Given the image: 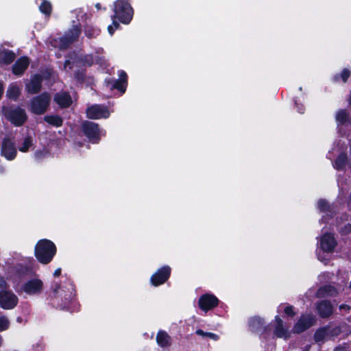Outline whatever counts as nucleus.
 Instances as JSON below:
<instances>
[{
    "mask_svg": "<svg viewBox=\"0 0 351 351\" xmlns=\"http://www.w3.org/2000/svg\"><path fill=\"white\" fill-rule=\"evenodd\" d=\"M70 64V62L69 60H66L64 63V69H66L67 67V65Z\"/></svg>",
    "mask_w": 351,
    "mask_h": 351,
    "instance_id": "nucleus-45",
    "label": "nucleus"
},
{
    "mask_svg": "<svg viewBox=\"0 0 351 351\" xmlns=\"http://www.w3.org/2000/svg\"><path fill=\"white\" fill-rule=\"evenodd\" d=\"M127 74L125 71H121L119 73V79L113 82L111 88H117L122 93H124L125 90Z\"/></svg>",
    "mask_w": 351,
    "mask_h": 351,
    "instance_id": "nucleus-19",
    "label": "nucleus"
},
{
    "mask_svg": "<svg viewBox=\"0 0 351 351\" xmlns=\"http://www.w3.org/2000/svg\"><path fill=\"white\" fill-rule=\"evenodd\" d=\"M84 134L93 143H97L100 139L101 131L97 123L91 121H85L82 124Z\"/></svg>",
    "mask_w": 351,
    "mask_h": 351,
    "instance_id": "nucleus-6",
    "label": "nucleus"
},
{
    "mask_svg": "<svg viewBox=\"0 0 351 351\" xmlns=\"http://www.w3.org/2000/svg\"><path fill=\"white\" fill-rule=\"evenodd\" d=\"M264 322L259 317H254L250 319L249 326L252 331L260 332L264 329Z\"/></svg>",
    "mask_w": 351,
    "mask_h": 351,
    "instance_id": "nucleus-23",
    "label": "nucleus"
},
{
    "mask_svg": "<svg viewBox=\"0 0 351 351\" xmlns=\"http://www.w3.org/2000/svg\"><path fill=\"white\" fill-rule=\"evenodd\" d=\"M61 274V269L60 268H58L53 273V276L55 277H58Z\"/></svg>",
    "mask_w": 351,
    "mask_h": 351,
    "instance_id": "nucleus-41",
    "label": "nucleus"
},
{
    "mask_svg": "<svg viewBox=\"0 0 351 351\" xmlns=\"http://www.w3.org/2000/svg\"><path fill=\"white\" fill-rule=\"evenodd\" d=\"M33 142L31 137H25L21 145L19 147V149L22 152H27L29 149L32 147Z\"/></svg>",
    "mask_w": 351,
    "mask_h": 351,
    "instance_id": "nucleus-29",
    "label": "nucleus"
},
{
    "mask_svg": "<svg viewBox=\"0 0 351 351\" xmlns=\"http://www.w3.org/2000/svg\"><path fill=\"white\" fill-rule=\"evenodd\" d=\"M42 84V77L39 75H35L32 77L30 82L25 86L26 90L29 94H36L40 90Z\"/></svg>",
    "mask_w": 351,
    "mask_h": 351,
    "instance_id": "nucleus-16",
    "label": "nucleus"
},
{
    "mask_svg": "<svg viewBox=\"0 0 351 351\" xmlns=\"http://www.w3.org/2000/svg\"><path fill=\"white\" fill-rule=\"evenodd\" d=\"M195 333L202 337H208L214 341H217L219 339V336L217 334L213 332H204L201 329H198L195 331Z\"/></svg>",
    "mask_w": 351,
    "mask_h": 351,
    "instance_id": "nucleus-31",
    "label": "nucleus"
},
{
    "mask_svg": "<svg viewBox=\"0 0 351 351\" xmlns=\"http://www.w3.org/2000/svg\"><path fill=\"white\" fill-rule=\"evenodd\" d=\"M21 94V88L14 83L11 84L6 92V96L14 101H16Z\"/></svg>",
    "mask_w": 351,
    "mask_h": 351,
    "instance_id": "nucleus-25",
    "label": "nucleus"
},
{
    "mask_svg": "<svg viewBox=\"0 0 351 351\" xmlns=\"http://www.w3.org/2000/svg\"><path fill=\"white\" fill-rule=\"evenodd\" d=\"M86 113L90 119H106L110 116V112L106 106L97 104L88 107Z\"/></svg>",
    "mask_w": 351,
    "mask_h": 351,
    "instance_id": "nucleus-7",
    "label": "nucleus"
},
{
    "mask_svg": "<svg viewBox=\"0 0 351 351\" xmlns=\"http://www.w3.org/2000/svg\"><path fill=\"white\" fill-rule=\"evenodd\" d=\"M34 155L36 159L40 160L46 155V153L44 151H37Z\"/></svg>",
    "mask_w": 351,
    "mask_h": 351,
    "instance_id": "nucleus-39",
    "label": "nucleus"
},
{
    "mask_svg": "<svg viewBox=\"0 0 351 351\" xmlns=\"http://www.w3.org/2000/svg\"><path fill=\"white\" fill-rule=\"evenodd\" d=\"M2 343H3V338H2V337L0 335V346H1Z\"/></svg>",
    "mask_w": 351,
    "mask_h": 351,
    "instance_id": "nucleus-47",
    "label": "nucleus"
},
{
    "mask_svg": "<svg viewBox=\"0 0 351 351\" xmlns=\"http://www.w3.org/2000/svg\"><path fill=\"white\" fill-rule=\"evenodd\" d=\"M328 329L327 328H322L317 330L314 335L315 341L319 343L326 339L328 335Z\"/></svg>",
    "mask_w": 351,
    "mask_h": 351,
    "instance_id": "nucleus-27",
    "label": "nucleus"
},
{
    "mask_svg": "<svg viewBox=\"0 0 351 351\" xmlns=\"http://www.w3.org/2000/svg\"><path fill=\"white\" fill-rule=\"evenodd\" d=\"M317 310L321 317L326 318L332 314L333 306L329 301L322 300L317 304Z\"/></svg>",
    "mask_w": 351,
    "mask_h": 351,
    "instance_id": "nucleus-15",
    "label": "nucleus"
},
{
    "mask_svg": "<svg viewBox=\"0 0 351 351\" xmlns=\"http://www.w3.org/2000/svg\"><path fill=\"white\" fill-rule=\"evenodd\" d=\"M339 348H337V349L335 350V351H339Z\"/></svg>",
    "mask_w": 351,
    "mask_h": 351,
    "instance_id": "nucleus-51",
    "label": "nucleus"
},
{
    "mask_svg": "<svg viewBox=\"0 0 351 351\" xmlns=\"http://www.w3.org/2000/svg\"><path fill=\"white\" fill-rule=\"evenodd\" d=\"M3 85L1 82H0V99L1 98V96L3 95Z\"/></svg>",
    "mask_w": 351,
    "mask_h": 351,
    "instance_id": "nucleus-43",
    "label": "nucleus"
},
{
    "mask_svg": "<svg viewBox=\"0 0 351 351\" xmlns=\"http://www.w3.org/2000/svg\"><path fill=\"white\" fill-rule=\"evenodd\" d=\"M96 33V31L95 29H93L91 27H86L85 28V34L86 36L89 38H93L95 36V34Z\"/></svg>",
    "mask_w": 351,
    "mask_h": 351,
    "instance_id": "nucleus-35",
    "label": "nucleus"
},
{
    "mask_svg": "<svg viewBox=\"0 0 351 351\" xmlns=\"http://www.w3.org/2000/svg\"><path fill=\"white\" fill-rule=\"evenodd\" d=\"M285 313L291 316H294L295 313L293 311V307L292 306H287L285 308Z\"/></svg>",
    "mask_w": 351,
    "mask_h": 351,
    "instance_id": "nucleus-38",
    "label": "nucleus"
},
{
    "mask_svg": "<svg viewBox=\"0 0 351 351\" xmlns=\"http://www.w3.org/2000/svg\"><path fill=\"white\" fill-rule=\"evenodd\" d=\"M133 15V10L129 3L125 0H117L114 3V18H118L121 23H129Z\"/></svg>",
    "mask_w": 351,
    "mask_h": 351,
    "instance_id": "nucleus-2",
    "label": "nucleus"
},
{
    "mask_svg": "<svg viewBox=\"0 0 351 351\" xmlns=\"http://www.w3.org/2000/svg\"><path fill=\"white\" fill-rule=\"evenodd\" d=\"M51 97L49 93H43L31 100L30 110L36 114H44L49 105Z\"/></svg>",
    "mask_w": 351,
    "mask_h": 351,
    "instance_id": "nucleus-4",
    "label": "nucleus"
},
{
    "mask_svg": "<svg viewBox=\"0 0 351 351\" xmlns=\"http://www.w3.org/2000/svg\"><path fill=\"white\" fill-rule=\"evenodd\" d=\"M171 274V268L169 266H164L159 269L151 277V282L154 286H158L165 283L169 278Z\"/></svg>",
    "mask_w": 351,
    "mask_h": 351,
    "instance_id": "nucleus-12",
    "label": "nucleus"
},
{
    "mask_svg": "<svg viewBox=\"0 0 351 351\" xmlns=\"http://www.w3.org/2000/svg\"><path fill=\"white\" fill-rule=\"evenodd\" d=\"M335 80L336 81H337V80H338V77H337V76L335 77Z\"/></svg>",
    "mask_w": 351,
    "mask_h": 351,
    "instance_id": "nucleus-50",
    "label": "nucleus"
},
{
    "mask_svg": "<svg viewBox=\"0 0 351 351\" xmlns=\"http://www.w3.org/2000/svg\"><path fill=\"white\" fill-rule=\"evenodd\" d=\"M17 297L11 291H0V305L4 309H11L16 306Z\"/></svg>",
    "mask_w": 351,
    "mask_h": 351,
    "instance_id": "nucleus-10",
    "label": "nucleus"
},
{
    "mask_svg": "<svg viewBox=\"0 0 351 351\" xmlns=\"http://www.w3.org/2000/svg\"><path fill=\"white\" fill-rule=\"evenodd\" d=\"M350 104H351V97H350Z\"/></svg>",
    "mask_w": 351,
    "mask_h": 351,
    "instance_id": "nucleus-52",
    "label": "nucleus"
},
{
    "mask_svg": "<svg viewBox=\"0 0 351 351\" xmlns=\"http://www.w3.org/2000/svg\"><path fill=\"white\" fill-rule=\"evenodd\" d=\"M315 318L312 314H306L300 316L298 322L293 328L294 333H300L314 325Z\"/></svg>",
    "mask_w": 351,
    "mask_h": 351,
    "instance_id": "nucleus-8",
    "label": "nucleus"
},
{
    "mask_svg": "<svg viewBox=\"0 0 351 351\" xmlns=\"http://www.w3.org/2000/svg\"><path fill=\"white\" fill-rule=\"evenodd\" d=\"M29 61L27 57L19 58L12 66V71L15 75H20L26 70Z\"/></svg>",
    "mask_w": 351,
    "mask_h": 351,
    "instance_id": "nucleus-17",
    "label": "nucleus"
},
{
    "mask_svg": "<svg viewBox=\"0 0 351 351\" xmlns=\"http://www.w3.org/2000/svg\"><path fill=\"white\" fill-rule=\"evenodd\" d=\"M43 288V281L38 278L28 280L22 287V290L29 295L40 293Z\"/></svg>",
    "mask_w": 351,
    "mask_h": 351,
    "instance_id": "nucleus-11",
    "label": "nucleus"
},
{
    "mask_svg": "<svg viewBox=\"0 0 351 351\" xmlns=\"http://www.w3.org/2000/svg\"><path fill=\"white\" fill-rule=\"evenodd\" d=\"M5 284V283L4 280L2 279H0V287H3Z\"/></svg>",
    "mask_w": 351,
    "mask_h": 351,
    "instance_id": "nucleus-44",
    "label": "nucleus"
},
{
    "mask_svg": "<svg viewBox=\"0 0 351 351\" xmlns=\"http://www.w3.org/2000/svg\"><path fill=\"white\" fill-rule=\"evenodd\" d=\"M343 231L346 233L351 232V225L348 224V226H346Z\"/></svg>",
    "mask_w": 351,
    "mask_h": 351,
    "instance_id": "nucleus-42",
    "label": "nucleus"
},
{
    "mask_svg": "<svg viewBox=\"0 0 351 351\" xmlns=\"http://www.w3.org/2000/svg\"><path fill=\"white\" fill-rule=\"evenodd\" d=\"M16 58L15 53L10 50L3 49L0 51V62L10 64Z\"/></svg>",
    "mask_w": 351,
    "mask_h": 351,
    "instance_id": "nucleus-24",
    "label": "nucleus"
},
{
    "mask_svg": "<svg viewBox=\"0 0 351 351\" xmlns=\"http://www.w3.org/2000/svg\"><path fill=\"white\" fill-rule=\"evenodd\" d=\"M44 120L56 127L61 126L62 124V119L57 115L45 116Z\"/></svg>",
    "mask_w": 351,
    "mask_h": 351,
    "instance_id": "nucleus-26",
    "label": "nucleus"
},
{
    "mask_svg": "<svg viewBox=\"0 0 351 351\" xmlns=\"http://www.w3.org/2000/svg\"><path fill=\"white\" fill-rule=\"evenodd\" d=\"M119 24L117 21L113 20L112 25H109L108 27V32L110 33V34L112 35L114 29H117L119 27Z\"/></svg>",
    "mask_w": 351,
    "mask_h": 351,
    "instance_id": "nucleus-36",
    "label": "nucleus"
},
{
    "mask_svg": "<svg viewBox=\"0 0 351 351\" xmlns=\"http://www.w3.org/2000/svg\"><path fill=\"white\" fill-rule=\"evenodd\" d=\"M54 100L62 108L69 106L72 102L70 95L66 92L57 93L54 97Z\"/></svg>",
    "mask_w": 351,
    "mask_h": 351,
    "instance_id": "nucleus-18",
    "label": "nucleus"
},
{
    "mask_svg": "<svg viewBox=\"0 0 351 351\" xmlns=\"http://www.w3.org/2000/svg\"><path fill=\"white\" fill-rule=\"evenodd\" d=\"M336 289L331 285H326L320 287L317 292V298H326L334 296L337 294Z\"/></svg>",
    "mask_w": 351,
    "mask_h": 351,
    "instance_id": "nucleus-20",
    "label": "nucleus"
},
{
    "mask_svg": "<svg viewBox=\"0 0 351 351\" xmlns=\"http://www.w3.org/2000/svg\"><path fill=\"white\" fill-rule=\"evenodd\" d=\"M348 120V114L346 110H340L337 112L336 121L341 124L345 123Z\"/></svg>",
    "mask_w": 351,
    "mask_h": 351,
    "instance_id": "nucleus-30",
    "label": "nucleus"
},
{
    "mask_svg": "<svg viewBox=\"0 0 351 351\" xmlns=\"http://www.w3.org/2000/svg\"><path fill=\"white\" fill-rule=\"evenodd\" d=\"M218 302L215 295L207 293L199 298L198 304L202 310L207 311L217 306Z\"/></svg>",
    "mask_w": 351,
    "mask_h": 351,
    "instance_id": "nucleus-13",
    "label": "nucleus"
},
{
    "mask_svg": "<svg viewBox=\"0 0 351 351\" xmlns=\"http://www.w3.org/2000/svg\"><path fill=\"white\" fill-rule=\"evenodd\" d=\"M340 310H345L347 312H349L350 310V306L347 304H341L339 306Z\"/></svg>",
    "mask_w": 351,
    "mask_h": 351,
    "instance_id": "nucleus-40",
    "label": "nucleus"
},
{
    "mask_svg": "<svg viewBox=\"0 0 351 351\" xmlns=\"http://www.w3.org/2000/svg\"><path fill=\"white\" fill-rule=\"evenodd\" d=\"M5 118L16 126L22 125L27 119L25 110L19 107H6L3 109Z\"/></svg>",
    "mask_w": 351,
    "mask_h": 351,
    "instance_id": "nucleus-3",
    "label": "nucleus"
},
{
    "mask_svg": "<svg viewBox=\"0 0 351 351\" xmlns=\"http://www.w3.org/2000/svg\"><path fill=\"white\" fill-rule=\"evenodd\" d=\"M317 206L323 212L327 211L329 208L328 203L324 199H319L317 202Z\"/></svg>",
    "mask_w": 351,
    "mask_h": 351,
    "instance_id": "nucleus-34",
    "label": "nucleus"
},
{
    "mask_svg": "<svg viewBox=\"0 0 351 351\" xmlns=\"http://www.w3.org/2000/svg\"><path fill=\"white\" fill-rule=\"evenodd\" d=\"M337 245V241L331 234H324L320 239V247L326 252H332Z\"/></svg>",
    "mask_w": 351,
    "mask_h": 351,
    "instance_id": "nucleus-14",
    "label": "nucleus"
},
{
    "mask_svg": "<svg viewBox=\"0 0 351 351\" xmlns=\"http://www.w3.org/2000/svg\"><path fill=\"white\" fill-rule=\"evenodd\" d=\"M10 327V321L9 319L5 317H0V331H4L9 328Z\"/></svg>",
    "mask_w": 351,
    "mask_h": 351,
    "instance_id": "nucleus-33",
    "label": "nucleus"
},
{
    "mask_svg": "<svg viewBox=\"0 0 351 351\" xmlns=\"http://www.w3.org/2000/svg\"><path fill=\"white\" fill-rule=\"evenodd\" d=\"M17 154L15 143L10 138H5L2 141L1 154L8 160H14Z\"/></svg>",
    "mask_w": 351,
    "mask_h": 351,
    "instance_id": "nucleus-9",
    "label": "nucleus"
},
{
    "mask_svg": "<svg viewBox=\"0 0 351 351\" xmlns=\"http://www.w3.org/2000/svg\"><path fill=\"white\" fill-rule=\"evenodd\" d=\"M156 341L160 347L166 348L171 345V337L166 332L160 330L156 335Z\"/></svg>",
    "mask_w": 351,
    "mask_h": 351,
    "instance_id": "nucleus-22",
    "label": "nucleus"
},
{
    "mask_svg": "<svg viewBox=\"0 0 351 351\" xmlns=\"http://www.w3.org/2000/svg\"><path fill=\"white\" fill-rule=\"evenodd\" d=\"M347 156L345 154H341L335 162L334 167L337 169H341L346 165Z\"/></svg>",
    "mask_w": 351,
    "mask_h": 351,
    "instance_id": "nucleus-28",
    "label": "nucleus"
},
{
    "mask_svg": "<svg viewBox=\"0 0 351 351\" xmlns=\"http://www.w3.org/2000/svg\"><path fill=\"white\" fill-rule=\"evenodd\" d=\"M350 75V72L347 69H343L340 74V77L343 82H346L347 81Z\"/></svg>",
    "mask_w": 351,
    "mask_h": 351,
    "instance_id": "nucleus-37",
    "label": "nucleus"
},
{
    "mask_svg": "<svg viewBox=\"0 0 351 351\" xmlns=\"http://www.w3.org/2000/svg\"><path fill=\"white\" fill-rule=\"evenodd\" d=\"M39 9L45 14L49 15L51 12V5L49 1H44L40 4Z\"/></svg>",
    "mask_w": 351,
    "mask_h": 351,
    "instance_id": "nucleus-32",
    "label": "nucleus"
},
{
    "mask_svg": "<svg viewBox=\"0 0 351 351\" xmlns=\"http://www.w3.org/2000/svg\"><path fill=\"white\" fill-rule=\"evenodd\" d=\"M80 34V29L75 26L64 36L54 40L55 47L60 49H66L69 45L77 40Z\"/></svg>",
    "mask_w": 351,
    "mask_h": 351,
    "instance_id": "nucleus-5",
    "label": "nucleus"
},
{
    "mask_svg": "<svg viewBox=\"0 0 351 351\" xmlns=\"http://www.w3.org/2000/svg\"><path fill=\"white\" fill-rule=\"evenodd\" d=\"M56 247L53 243L47 239L39 241L35 247V256L37 260L43 263H49L54 256Z\"/></svg>",
    "mask_w": 351,
    "mask_h": 351,
    "instance_id": "nucleus-1",
    "label": "nucleus"
},
{
    "mask_svg": "<svg viewBox=\"0 0 351 351\" xmlns=\"http://www.w3.org/2000/svg\"><path fill=\"white\" fill-rule=\"evenodd\" d=\"M56 287L54 288V292L56 293L57 292V289L60 288V286L58 285H56Z\"/></svg>",
    "mask_w": 351,
    "mask_h": 351,
    "instance_id": "nucleus-46",
    "label": "nucleus"
},
{
    "mask_svg": "<svg viewBox=\"0 0 351 351\" xmlns=\"http://www.w3.org/2000/svg\"><path fill=\"white\" fill-rule=\"evenodd\" d=\"M32 270H33V269L31 267V268L29 269V271L30 273H32Z\"/></svg>",
    "mask_w": 351,
    "mask_h": 351,
    "instance_id": "nucleus-49",
    "label": "nucleus"
},
{
    "mask_svg": "<svg viewBox=\"0 0 351 351\" xmlns=\"http://www.w3.org/2000/svg\"><path fill=\"white\" fill-rule=\"evenodd\" d=\"M275 319L276 322V326L274 333L276 336L280 338L287 339L289 337V335L288 331L283 328L282 320L278 316H276Z\"/></svg>",
    "mask_w": 351,
    "mask_h": 351,
    "instance_id": "nucleus-21",
    "label": "nucleus"
},
{
    "mask_svg": "<svg viewBox=\"0 0 351 351\" xmlns=\"http://www.w3.org/2000/svg\"><path fill=\"white\" fill-rule=\"evenodd\" d=\"M96 7L99 9L100 8V5L98 3L96 5Z\"/></svg>",
    "mask_w": 351,
    "mask_h": 351,
    "instance_id": "nucleus-48",
    "label": "nucleus"
}]
</instances>
